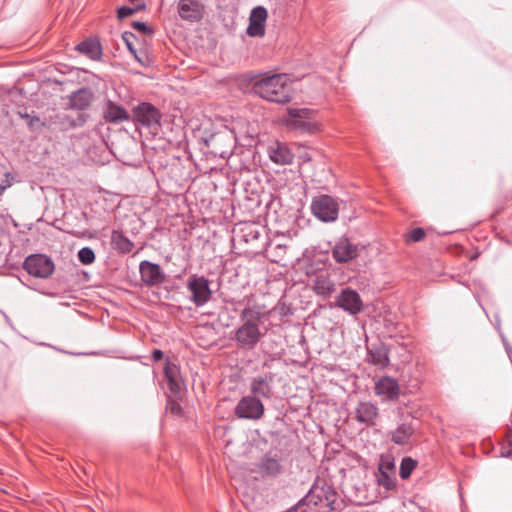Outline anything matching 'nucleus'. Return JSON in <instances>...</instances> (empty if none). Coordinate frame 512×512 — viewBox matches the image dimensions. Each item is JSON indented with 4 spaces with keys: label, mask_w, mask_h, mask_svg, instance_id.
<instances>
[{
    "label": "nucleus",
    "mask_w": 512,
    "mask_h": 512,
    "mask_svg": "<svg viewBox=\"0 0 512 512\" xmlns=\"http://www.w3.org/2000/svg\"><path fill=\"white\" fill-rule=\"evenodd\" d=\"M264 315L265 307L254 303L253 296L247 297V304L240 314L243 324L235 332V340L240 347L252 349L261 340L264 333L260 323Z\"/></svg>",
    "instance_id": "1"
},
{
    "label": "nucleus",
    "mask_w": 512,
    "mask_h": 512,
    "mask_svg": "<svg viewBox=\"0 0 512 512\" xmlns=\"http://www.w3.org/2000/svg\"><path fill=\"white\" fill-rule=\"evenodd\" d=\"M252 89L262 99L278 104L290 102L293 96L289 78L285 74L263 77L254 82Z\"/></svg>",
    "instance_id": "2"
},
{
    "label": "nucleus",
    "mask_w": 512,
    "mask_h": 512,
    "mask_svg": "<svg viewBox=\"0 0 512 512\" xmlns=\"http://www.w3.org/2000/svg\"><path fill=\"white\" fill-rule=\"evenodd\" d=\"M311 212L323 222H333L338 217L339 205L331 196L320 195L313 198Z\"/></svg>",
    "instance_id": "3"
},
{
    "label": "nucleus",
    "mask_w": 512,
    "mask_h": 512,
    "mask_svg": "<svg viewBox=\"0 0 512 512\" xmlns=\"http://www.w3.org/2000/svg\"><path fill=\"white\" fill-rule=\"evenodd\" d=\"M234 413L240 419L259 420L264 414V405L255 396H245L236 405Z\"/></svg>",
    "instance_id": "4"
},
{
    "label": "nucleus",
    "mask_w": 512,
    "mask_h": 512,
    "mask_svg": "<svg viewBox=\"0 0 512 512\" xmlns=\"http://www.w3.org/2000/svg\"><path fill=\"white\" fill-rule=\"evenodd\" d=\"M23 266L30 275L38 278H47L54 271L53 261L43 254L28 256Z\"/></svg>",
    "instance_id": "5"
},
{
    "label": "nucleus",
    "mask_w": 512,
    "mask_h": 512,
    "mask_svg": "<svg viewBox=\"0 0 512 512\" xmlns=\"http://www.w3.org/2000/svg\"><path fill=\"white\" fill-rule=\"evenodd\" d=\"M187 288L192 294L191 301L197 306L204 305L211 298L212 292L209 288V282L204 277L191 276L188 280Z\"/></svg>",
    "instance_id": "6"
},
{
    "label": "nucleus",
    "mask_w": 512,
    "mask_h": 512,
    "mask_svg": "<svg viewBox=\"0 0 512 512\" xmlns=\"http://www.w3.org/2000/svg\"><path fill=\"white\" fill-rule=\"evenodd\" d=\"M378 485L386 490H393L396 487L395 463L390 456H382L376 473Z\"/></svg>",
    "instance_id": "7"
},
{
    "label": "nucleus",
    "mask_w": 512,
    "mask_h": 512,
    "mask_svg": "<svg viewBox=\"0 0 512 512\" xmlns=\"http://www.w3.org/2000/svg\"><path fill=\"white\" fill-rule=\"evenodd\" d=\"M336 305L351 315H357L363 310L360 295L351 288L343 289L337 296Z\"/></svg>",
    "instance_id": "8"
},
{
    "label": "nucleus",
    "mask_w": 512,
    "mask_h": 512,
    "mask_svg": "<svg viewBox=\"0 0 512 512\" xmlns=\"http://www.w3.org/2000/svg\"><path fill=\"white\" fill-rule=\"evenodd\" d=\"M418 428L417 421L409 417L390 433L391 441L396 445H408Z\"/></svg>",
    "instance_id": "9"
},
{
    "label": "nucleus",
    "mask_w": 512,
    "mask_h": 512,
    "mask_svg": "<svg viewBox=\"0 0 512 512\" xmlns=\"http://www.w3.org/2000/svg\"><path fill=\"white\" fill-rule=\"evenodd\" d=\"M161 114L150 103H141L133 109V119L144 126L159 124Z\"/></svg>",
    "instance_id": "10"
},
{
    "label": "nucleus",
    "mask_w": 512,
    "mask_h": 512,
    "mask_svg": "<svg viewBox=\"0 0 512 512\" xmlns=\"http://www.w3.org/2000/svg\"><path fill=\"white\" fill-rule=\"evenodd\" d=\"M268 12L263 6H256L252 9L249 17L247 34L251 37H262L265 34V22Z\"/></svg>",
    "instance_id": "11"
},
{
    "label": "nucleus",
    "mask_w": 512,
    "mask_h": 512,
    "mask_svg": "<svg viewBox=\"0 0 512 512\" xmlns=\"http://www.w3.org/2000/svg\"><path fill=\"white\" fill-rule=\"evenodd\" d=\"M178 13L183 20L199 21L203 17L204 6L198 0H180Z\"/></svg>",
    "instance_id": "12"
},
{
    "label": "nucleus",
    "mask_w": 512,
    "mask_h": 512,
    "mask_svg": "<svg viewBox=\"0 0 512 512\" xmlns=\"http://www.w3.org/2000/svg\"><path fill=\"white\" fill-rule=\"evenodd\" d=\"M141 279L147 285H158L165 280V275L158 264L149 261H142L140 263Z\"/></svg>",
    "instance_id": "13"
},
{
    "label": "nucleus",
    "mask_w": 512,
    "mask_h": 512,
    "mask_svg": "<svg viewBox=\"0 0 512 512\" xmlns=\"http://www.w3.org/2000/svg\"><path fill=\"white\" fill-rule=\"evenodd\" d=\"M375 393L385 400H394L399 395V385L391 377H382L375 383Z\"/></svg>",
    "instance_id": "14"
},
{
    "label": "nucleus",
    "mask_w": 512,
    "mask_h": 512,
    "mask_svg": "<svg viewBox=\"0 0 512 512\" xmlns=\"http://www.w3.org/2000/svg\"><path fill=\"white\" fill-rule=\"evenodd\" d=\"M333 258L338 263H345L357 256V246L349 242L348 239H340L332 251Z\"/></svg>",
    "instance_id": "15"
},
{
    "label": "nucleus",
    "mask_w": 512,
    "mask_h": 512,
    "mask_svg": "<svg viewBox=\"0 0 512 512\" xmlns=\"http://www.w3.org/2000/svg\"><path fill=\"white\" fill-rule=\"evenodd\" d=\"M378 417V408L371 402H360L355 410V419L366 425H373Z\"/></svg>",
    "instance_id": "16"
},
{
    "label": "nucleus",
    "mask_w": 512,
    "mask_h": 512,
    "mask_svg": "<svg viewBox=\"0 0 512 512\" xmlns=\"http://www.w3.org/2000/svg\"><path fill=\"white\" fill-rule=\"evenodd\" d=\"M103 117L110 123H120L129 120L128 112L110 100L106 102L103 108Z\"/></svg>",
    "instance_id": "17"
},
{
    "label": "nucleus",
    "mask_w": 512,
    "mask_h": 512,
    "mask_svg": "<svg viewBox=\"0 0 512 512\" xmlns=\"http://www.w3.org/2000/svg\"><path fill=\"white\" fill-rule=\"evenodd\" d=\"M270 159L279 165H289L293 162L294 155L284 144L277 143L268 149Z\"/></svg>",
    "instance_id": "18"
},
{
    "label": "nucleus",
    "mask_w": 512,
    "mask_h": 512,
    "mask_svg": "<svg viewBox=\"0 0 512 512\" xmlns=\"http://www.w3.org/2000/svg\"><path fill=\"white\" fill-rule=\"evenodd\" d=\"M93 100V93L86 88L79 89L69 97V105L72 109L84 110Z\"/></svg>",
    "instance_id": "19"
},
{
    "label": "nucleus",
    "mask_w": 512,
    "mask_h": 512,
    "mask_svg": "<svg viewBox=\"0 0 512 512\" xmlns=\"http://www.w3.org/2000/svg\"><path fill=\"white\" fill-rule=\"evenodd\" d=\"M272 376H258L255 377L250 384L251 393L256 396L269 398L271 396V382Z\"/></svg>",
    "instance_id": "20"
},
{
    "label": "nucleus",
    "mask_w": 512,
    "mask_h": 512,
    "mask_svg": "<svg viewBox=\"0 0 512 512\" xmlns=\"http://www.w3.org/2000/svg\"><path fill=\"white\" fill-rule=\"evenodd\" d=\"M312 289L321 296H329L334 291V282L328 273H320L313 279Z\"/></svg>",
    "instance_id": "21"
},
{
    "label": "nucleus",
    "mask_w": 512,
    "mask_h": 512,
    "mask_svg": "<svg viewBox=\"0 0 512 512\" xmlns=\"http://www.w3.org/2000/svg\"><path fill=\"white\" fill-rule=\"evenodd\" d=\"M288 125L291 128L299 129L304 132L308 133H317L321 130V124L317 121H313L311 119V115L309 116V119L304 120H290L288 122Z\"/></svg>",
    "instance_id": "22"
},
{
    "label": "nucleus",
    "mask_w": 512,
    "mask_h": 512,
    "mask_svg": "<svg viewBox=\"0 0 512 512\" xmlns=\"http://www.w3.org/2000/svg\"><path fill=\"white\" fill-rule=\"evenodd\" d=\"M111 242L113 247L121 253H129L133 248V243L119 231L112 232Z\"/></svg>",
    "instance_id": "23"
},
{
    "label": "nucleus",
    "mask_w": 512,
    "mask_h": 512,
    "mask_svg": "<svg viewBox=\"0 0 512 512\" xmlns=\"http://www.w3.org/2000/svg\"><path fill=\"white\" fill-rule=\"evenodd\" d=\"M78 50L91 59H98L101 55L100 44L95 40H86L77 46Z\"/></svg>",
    "instance_id": "24"
},
{
    "label": "nucleus",
    "mask_w": 512,
    "mask_h": 512,
    "mask_svg": "<svg viewBox=\"0 0 512 512\" xmlns=\"http://www.w3.org/2000/svg\"><path fill=\"white\" fill-rule=\"evenodd\" d=\"M164 374L168 380L169 388L173 392H177L180 389V383L177 377V369L175 366L167 365L164 369Z\"/></svg>",
    "instance_id": "25"
},
{
    "label": "nucleus",
    "mask_w": 512,
    "mask_h": 512,
    "mask_svg": "<svg viewBox=\"0 0 512 512\" xmlns=\"http://www.w3.org/2000/svg\"><path fill=\"white\" fill-rule=\"evenodd\" d=\"M416 466H417L416 460H414L410 457L403 458L401 465H400V471H399L400 477L402 479L409 478V476L411 475V472L416 468Z\"/></svg>",
    "instance_id": "26"
},
{
    "label": "nucleus",
    "mask_w": 512,
    "mask_h": 512,
    "mask_svg": "<svg viewBox=\"0 0 512 512\" xmlns=\"http://www.w3.org/2000/svg\"><path fill=\"white\" fill-rule=\"evenodd\" d=\"M280 464L277 460L272 458H266L262 461L261 470L270 475H275L280 471Z\"/></svg>",
    "instance_id": "27"
},
{
    "label": "nucleus",
    "mask_w": 512,
    "mask_h": 512,
    "mask_svg": "<svg viewBox=\"0 0 512 512\" xmlns=\"http://www.w3.org/2000/svg\"><path fill=\"white\" fill-rule=\"evenodd\" d=\"M79 261L84 265L92 264L95 260V254L89 247H84L78 252Z\"/></svg>",
    "instance_id": "28"
},
{
    "label": "nucleus",
    "mask_w": 512,
    "mask_h": 512,
    "mask_svg": "<svg viewBox=\"0 0 512 512\" xmlns=\"http://www.w3.org/2000/svg\"><path fill=\"white\" fill-rule=\"evenodd\" d=\"M312 113H313V111L310 109H307V108H302V109L289 108L288 109V114L291 118H293L292 120L309 119V116Z\"/></svg>",
    "instance_id": "29"
},
{
    "label": "nucleus",
    "mask_w": 512,
    "mask_h": 512,
    "mask_svg": "<svg viewBox=\"0 0 512 512\" xmlns=\"http://www.w3.org/2000/svg\"><path fill=\"white\" fill-rule=\"evenodd\" d=\"M122 38L129 51L135 56V58L138 61H141V59L136 54V49L134 48V41L136 40V36L132 32H124Z\"/></svg>",
    "instance_id": "30"
},
{
    "label": "nucleus",
    "mask_w": 512,
    "mask_h": 512,
    "mask_svg": "<svg viewBox=\"0 0 512 512\" xmlns=\"http://www.w3.org/2000/svg\"><path fill=\"white\" fill-rule=\"evenodd\" d=\"M424 237L425 231L422 228H415L409 233L408 240L412 242H418L421 241Z\"/></svg>",
    "instance_id": "31"
},
{
    "label": "nucleus",
    "mask_w": 512,
    "mask_h": 512,
    "mask_svg": "<svg viewBox=\"0 0 512 512\" xmlns=\"http://www.w3.org/2000/svg\"><path fill=\"white\" fill-rule=\"evenodd\" d=\"M141 8H143V6H139L137 8L121 7L118 10V18L123 19L129 17Z\"/></svg>",
    "instance_id": "32"
},
{
    "label": "nucleus",
    "mask_w": 512,
    "mask_h": 512,
    "mask_svg": "<svg viewBox=\"0 0 512 512\" xmlns=\"http://www.w3.org/2000/svg\"><path fill=\"white\" fill-rule=\"evenodd\" d=\"M12 182H13V177H12L11 173H6L5 179L0 184V196L5 192L6 189H8L9 187L12 186Z\"/></svg>",
    "instance_id": "33"
},
{
    "label": "nucleus",
    "mask_w": 512,
    "mask_h": 512,
    "mask_svg": "<svg viewBox=\"0 0 512 512\" xmlns=\"http://www.w3.org/2000/svg\"><path fill=\"white\" fill-rule=\"evenodd\" d=\"M133 28L141 31L143 34H151L152 30L144 22L136 21L133 23Z\"/></svg>",
    "instance_id": "34"
},
{
    "label": "nucleus",
    "mask_w": 512,
    "mask_h": 512,
    "mask_svg": "<svg viewBox=\"0 0 512 512\" xmlns=\"http://www.w3.org/2000/svg\"><path fill=\"white\" fill-rule=\"evenodd\" d=\"M152 358L153 360L155 361H159L163 358V352L161 350H158V349H155L153 352H152Z\"/></svg>",
    "instance_id": "35"
},
{
    "label": "nucleus",
    "mask_w": 512,
    "mask_h": 512,
    "mask_svg": "<svg viewBox=\"0 0 512 512\" xmlns=\"http://www.w3.org/2000/svg\"><path fill=\"white\" fill-rule=\"evenodd\" d=\"M300 159H302L304 162H310L312 158L307 152H305L300 155Z\"/></svg>",
    "instance_id": "36"
},
{
    "label": "nucleus",
    "mask_w": 512,
    "mask_h": 512,
    "mask_svg": "<svg viewBox=\"0 0 512 512\" xmlns=\"http://www.w3.org/2000/svg\"><path fill=\"white\" fill-rule=\"evenodd\" d=\"M276 309H278L280 311L281 314H284V307L281 306V307H276Z\"/></svg>",
    "instance_id": "37"
}]
</instances>
